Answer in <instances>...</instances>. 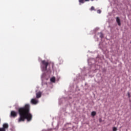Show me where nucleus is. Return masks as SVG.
<instances>
[{
  "label": "nucleus",
  "mask_w": 131,
  "mask_h": 131,
  "mask_svg": "<svg viewBox=\"0 0 131 131\" xmlns=\"http://www.w3.org/2000/svg\"><path fill=\"white\" fill-rule=\"evenodd\" d=\"M19 117L18 119V122L25 121H31L32 120V114L30 113V105L28 104H26L24 107H20L18 110Z\"/></svg>",
  "instance_id": "obj_1"
},
{
  "label": "nucleus",
  "mask_w": 131,
  "mask_h": 131,
  "mask_svg": "<svg viewBox=\"0 0 131 131\" xmlns=\"http://www.w3.org/2000/svg\"><path fill=\"white\" fill-rule=\"evenodd\" d=\"M51 65V62L47 60H42L41 61V68H42L43 71H47L48 67Z\"/></svg>",
  "instance_id": "obj_2"
},
{
  "label": "nucleus",
  "mask_w": 131,
  "mask_h": 131,
  "mask_svg": "<svg viewBox=\"0 0 131 131\" xmlns=\"http://www.w3.org/2000/svg\"><path fill=\"white\" fill-rule=\"evenodd\" d=\"M17 112L14 111H11L10 114L11 117H13V118H15V117H17Z\"/></svg>",
  "instance_id": "obj_3"
},
{
  "label": "nucleus",
  "mask_w": 131,
  "mask_h": 131,
  "mask_svg": "<svg viewBox=\"0 0 131 131\" xmlns=\"http://www.w3.org/2000/svg\"><path fill=\"white\" fill-rule=\"evenodd\" d=\"M42 93L41 92H38L36 94V98L37 99H39V98H41V95Z\"/></svg>",
  "instance_id": "obj_4"
},
{
  "label": "nucleus",
  "mask_w": 131,
  "mask_h": 131,
  "mask_svg": "<svg viewBox=\"0 0 131 131\" xmlns=\"http://www.w3.org/2000/svg\"><path fill=\"white\" fill-rule=\"evenodd\" d=\"M31 104H33L34 105H36L37 103H38V101L36 100L35 99H32L31 101Z\"/></svg>",
  "instance_id": "obj_5"
},
{
  "label": "nucleus",
  "mask_w": 131,
  "mask_h": 131,
  "mask_svg": "<svg viewBox=\"0 0 131 131\" xmlns=\"http://www.w3.org/2000/svg\"><path fill=\"white\" fill-rule=\"evenodd\" d=\"M2 128L5 129V130L6 129H8V128H9V125L7 123H4Z\"/></svg>",
  "instance_id": "obj_6"
},
{
  "label": "nucleus",
  "mask_w": 131,
  "mask_h": 131,
  "mask_svg": "<svg viewBox=\"0 0 131 131\" xmlns=\"http://www.w3.org/2000/svg\"><path fill=\"white\" fill-rule=\"evenodd\" d=\"M116 21H117L119 26H120L121 25V24L120 23V19H119V17H117L116 18Z\"/></svg>",
  "instance_id": "obj_7"
},
{
  "label": "nucleus",
  "mask_w": 131,
  "mask_h": 131,
  "mask_svg": "<svg viewBox=\"0 0 131 131\" xmlns=\"http://www.w3.org/2000/svg\"><path fill=\"white\" fill-rule=\"evenodd\" d=\"M51 82H55L56 81V78L55 77H52L50 79Z\"/></svg>",
  "instance_id": "obj_8"
},
{
  "label": "nucleus",
  "mask_w": 131,
  "mask_h": 131,
  "mask_svg": "<svg viewBox=\"0 0 131 131\" xmlns=\"http://www.w3.org/2000/svg\"><path fill=\"white\" fill-rule=\"evenodd\" d=\"M96 114H97V113H96V112H92L91 113V115L92 116H95Z\"/></svg>",
  "instance_id": "obj_9"
},
{
  "label": "nucleus",
  "mask_w": 131,
  "mask_h": 131,
  "mask_svg": "<svg viewBox=\"0 0 131 131\" xmlns=\"http://www.w3.org/2000/svg\"><path fill=\"white\" fill-rule=\"evenodd\" d=\"M80 4H84V0H79Z\"/></svg>",
  "instance_id": "obj_10"
},
{
  "label": "nucleus",
  "mask_w": 131,
  "mask_h": 131,
  "mask_svg": "<svg viewBox=\"0 0 131 131\" xmlns=\"http://www.w3.org/2000/svg\"><path fill=\"white\" fill-rule=\"evenodd\" d=\"M113 131H117V128L116 127H114L113 128Z\"/></svg>",
  "instance_id": "obj_11"
},
{
  "label": "nucleus",
  "mask_w": 131,
  "mask_h": 131,
  "mask_svg": "<svg viewBox=\"0 0 131 131\" xmlns=\"http://www.w3.org/2000/svg\"><path fill=\"white\" fill-rule=\"evenodd\" d=\"M100 37L101 38H103V37H104V35L103 34V33H100Z\"/></svg>",
  "instance_id": "obj_12"
},
{
  "label": "nucleus",
  "mask_w": 131,
  "mask_h": 131,
  "mask_svg": "<svg viewBox=\"0 0 131 131\" xmlns=\"http://www.w3.org/2000/svg\"><path fill=\"white\" fill-rule=\"evenodd\" d=\"M94 10H95V7H94L93 6H92L91 8V11H94Z\"/></svg>",
  "instance_id": "obj_13"
},
{
  "label": "nucleus",
  "mask_w": 131,
  "mask_h": 131,
  "mask_svg": "<svg viewBox=\"0 0 131 131\" xmlns=\"http://www.w3.org/2000/svg\"><path fill=\"white\" fill-rule=\"evenodd\" d=\"M127 95H128V97L130 98V93L129 92L127 93Z\"/></svg>",
  "instance_id": "obj_14"
},
{
  "label": "nucleus",
  "mask_w": 131,
  "mask_h": 131,
  "mask_svg": "<svg viewBox=\"0 0 131 131\" xmlns=\"http://www.w3.org/2000/svg\"><path fill=\"white\" fill-rule=\"evenodd\" d=\"M0 131H6V129H4L3 128H0Z\"/></svg>",
  "instance_id": "obj_15"
},
{
  "label": "nucleus",
  "mask_w": 131,
  "mask_h": 131,
  "mask_svg": "<svg viewBox=\"0 0 131 131\" xmlns=\"http://www.w3.org/2000/svg\"><path fill=\"white\" fill-rule=\"evenodd\" d=\"M97 13H99V14L101 13V10H98V11H97Z\"/></svg>",
  "instance_id": "obj_16"
},
{
  "label": "nucleus",
  "mask_w": 131,
  "mask_h": 131,
  "mask_svg": "<svg viewBox=\"0 0 131 131\" xmlns=\"http://www.w3.org/2000/svg\"><path fill=\"white\" fill-rule=\"evenodd\" d=\"M99 122H102V119H99Z\"/></svg>",
  "instance_id": "obj_17"
},
{
  "label": "nucleus",
  "mask_w": 131,
  "mask_h": 131,
  "mask_svg": "<svg viewBox=\"0 0 131 131\" xmlns=\"http://www.w3.org/2000/svg\"><path fill=\"white\" fill-rule=\"evenodd\" d=\"M85 2H90V0H85Z\"/></svg>",
  "instance_id": "obj_18"
},
{
  "label": "nucleus",
  "mask_w": 131,
  "mask_h": 131,
  "mask_svg": "<svg viewBox=\"0 0 131 131\" xmlns=\"http://www.w3.org/2000/svg\"><path fill=\"white\" fill-rule=\"evenodd\" d=\"M54 66V63H52V67Z\"/></svg>",
  "instance_id": "obj_19"
},
{
  "label": "nucleus",
  "mask_w": 131,
  "mask_h": 131,
  "mask_svg": "<svg viewBox=\"0 0 131 131\" xmlns=\"http://www.w3.org/2000/svg\"><path fill=\"white\" fill-rule=\"evenodd\" d=\"M92 2H93V1H94V0H91Z\"/></svg>",
  "instance_id": "obj_20"
}]
</instances>
